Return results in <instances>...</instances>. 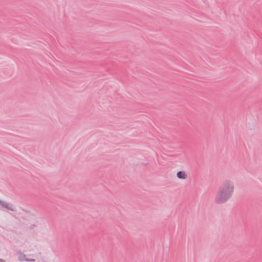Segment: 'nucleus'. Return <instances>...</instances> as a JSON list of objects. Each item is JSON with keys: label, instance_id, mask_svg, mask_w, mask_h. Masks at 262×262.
<instances>
[{"label": "nucleus", "instance_id": "7ed1b4c3", "mask_svg": "<svg viewBox=\"0 0 262 262\" xmlns=\"http://www.w3.org/2000/svg\"><path fill=\"white\" fill-rule=\"evenodd\" d=\"M4 206L5 207V208H7L11 210H13V208L10 206V207H9L8 205H4Z\"/></svg>", "mask_w": 262, "mask_h": 262}, {"label": "nucleus", "instance_id": "f03ea898", "mask_svg": "<svg viewBox=\"0 0 262 262\" xmlns=\"http://www.w3.org/2000/svg\"><path fill=\"white\" fill-rule=\"evenodd\" d=\"M177 177L179 179L186 180L188 178V174L185 171H179L177 173Z\"/></svg>", "mask_w": 262, "mask_h": 262}, {"label": "nucleus", "instance_id": "20e7f679", "mask_svg": "<svg viewBox=\"0 0 262 262\" xmlns=\"http://www.w3.org/2000/svg\"><path fill=\"white\" fill-rule=\"evenodd\" d=\"M25 260H27V261H34L35 260L34 259H25Z\"/></svg>", "mask_w": 262, "mask_h": 262}, {"label": "nucleus", "instance_id": "f257e3e1", "mask_svg": "<svg viewBox=\"0 0 262 262\" xmlns=\"http://www.w3.org/2000/svg\"><path fill=\"white\" fill-rule=\"evenodd\" d=\"M234 185L232 181H226L221 186L215 197L214 201L217 204H222L227 202L232 196Z\"/></svg>", "mask_w": 262, "mask_h": 262}, {"label": "nucleus", "instance_id": "39448f33", "mask_svg": "<svg viewBox=\"0 0 262 262\" xmlns=\"http://www.w3.org/2000/svg\"><path fill=\"white\" fill-rule=\"evenodd\" d=\"M0 262H5L4 260L0 259Z\"/></svg>", "mask_w": 262, "mask_h": 262}]
</instances>
